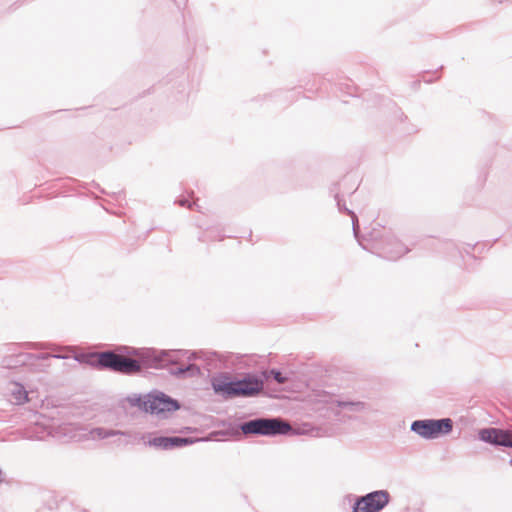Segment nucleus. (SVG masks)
Here are the masks:
<instances>
[{
  "label": "nucleus",
  "instance_id": "nucleus-1",
  "mask_svg": "<svg viewBox=\"0 0 512 512\" xmlns=\"http://www.w3.org/2000/svg\"><path fill=\"white\" fill-rule=\"evenodd\" d=\"M213 388L215 392L221 393L227 397L251 396L262 389V382L257 379H248L236 382L214 381Z\"/></svg>",
  "mask_w": 512,
  "mask_h": 512
},
{
  "label": "nucleus",
  "instance_id": "nucleus-2",
  "mask_svg": "<svg viewBox=\"0 0 512 512\" xmlns=\"http://www.w3.org/2000/svg\"><path fill=\"white\" fill-rule=\"evenodd\" d=\"M241 430L244 434L276 435L288 433L291 426L280 419L261 418L244 423Z\"/></svg>",
  "mask_w": 512,
  "mask_h": 512
},
{
  "label": "nucleus",
  "instance_id": "nucleus-3",
  "mask_svg": "<svg viewBox=\"0 0 512 512\" xmlns=\"http://www.w3.org/2000/svg\"><path fill=\"white\" fill-rule=\"evenodd\" d=\"M453 422L449 418L440 420H418L412 423L411 429L424 438H437L451 432Z\"/></svg>",
  "mask_w": 512,
  "mask_h": 512
},
{
  "label": "nucleus",
  "instance_id": "nucleus-4",
  "mask_svg": "<svg viewBox=\"0 0 512 512\" xmlns=\"http://www.w3.org/2000/svg\"><path fill=\"white\" fill-rule=\"evenodd\" d=\"M98 362L101 366L116 372L132 374L140 371L138 361L113 352L101 353Z\"/></svg>",
  "mask_w": 512,
  "mask_h": 512
},
{
  "label": "nucleus",
  "instance_id": "nucleus-5",
  "mask_svg": "<svg viewBox=\"0 0 512 512\" xmlns=\"http://www.w3.org/2000/svg\"><path fill=\"white\" fill-rule=\"evenodd\" d=\"M388 502L389 494L386 491H375L358 500L353 512H379Z\"/></svg>",
  "mask_w": 512,
  "mask_h": 512
},
{
  "label": "nucleus",
  "instance_id": "nucleus-6",
  "mask_svg": "<svg viewBox=\"0 0 512 512\" xmlns=\"http://www.w3.org/2000/svg\"><path fill=\"white\" fill-rule=\"evenodd\" d=\"M142 406L146 412L151 414L172 412L178 410L180 407L177 401L164 394L149 395L143 401Z\"/></svg>",
  "mask_w": 512,
  "mask_h": 512
},
{
  "label": "nucleus",
  "instance_id": "nucleus-7",
  "mask_svg": "<svg viewBox=\"0 0 512 512\" xmlns=\"http://www.w3.org/2000/svg\"><path fill=\"white\" fill-rule=\"evenodd\" d=\"M479 438L493 445L512 448V430L485 428L479 431Z\"/></svg>",
  "mask_w": 512,
  "mask_h": 512
},
{
  "label": "nucleus",
  "instance_id": "nucleus-8",
  "mask_svg": "<svg viewBox=\"0 0 512 512\" xmlns=\"http://www.w3.org/2000/svg\"><path fill=\"white\" fill-rule=\"evenodd\" d=\"M193 443L192 439L180 437H156L149 441V444L164 449L184 446Z\"/></svg>",
  "mask_w": 512,
  "mask_h": 512
},
{
  "label": "nucleus",
  "instance_id": "nucleus-9",
  "mask_svg": "<svg viewBox=\"0 0 512 512\" xmlns=\"http://www.w3.org/2000/svg\"><path fill=\"white\" fill-rule=\"evenodd\" d=\"M13 402L15 404H23L28 401V393L20 384H13L11 388Z\"/></svg>",
  "mask_w": 512,
  "mask_h": 512
},
{
  "label": "nucleus",
  "instance_id": "nucleus-10",
  "mask_svg": "<svg viewBox=\"0 0 512 512\" xmlns=\"http://www.w3.org/2000/svg\"><path fill=\"white\" fill-rule=\"evenodd\" d=\"M92 435L94 437H100V438H104V437H107V436H110V435H113V433H102L100 429H96V430H93L92 432Z\"/></svg>",
  "mask_w": 512,
  "mask_h": 512
},
{
  "label": "nucleus",
  "instance_id": "nucleus-11",
  "mask_svg": "<svg viewBox=\"0 0 512 512\" xmlns=\"http://www.w3.org/2000/svg\"><path fill=\"white\" fill-rule=\"evenodd\" d=\"M272 374L274 375V378H275V380H276L278 383H284V382H285V378H283V377L281 376V373H280V372L272 371Z\"/></svg>",
  "mask_w": 512,
  "mask_h": 512
},
{
  "label": "nucleus",
  "instance_id": "nucleus-12",
  "mask_svg": "<svg viewBox=\"0 0 512 512\" xmlns=\"http://www.w3.org/2000/svg\"><path fill=\"white\" fill-rule=\"evenodd\" d=\"M180 205L184 206L185 205V201H181Z\"/></svg>",
  "mask_w": 512,
  "mask_h": 512
},
{
  "label": "nucleus",
  "instance_id": "nucleus-13",
  "mask_svg": "<svg viewBox=\"0 0 512 512\" xmlns=\"http://www.w3.org/2000/svg\"><path fill=\"white\" fill-rule=\"evenodd\" d=\"M511 465H512V459H511Z\"/></svg>",
  "mask_w": 512,
  "mask_h": 512
}]
</instances>
